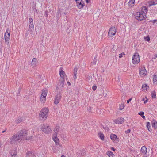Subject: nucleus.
Instances as JSON below:
<instances>
[{
	"instance_id": "1",
	"label": "nucleus",
	"mask_w": 157,
	"mask_h": 157,
	"mask_svg": "<svg viewBox=\"0 0 157 157\" xmlns=\"http://www.w3.org/2000/svg\"><path fill=\"white\" fill-rule=\"evenodd\" d=\"M49 110L47 108L42 109L40 113L39 117L41 120H45L47 118Z\"/></svg>"
},
{
	"instance_id": "2",
	"label": "nucleus",
	"mask_w": 157,
	"mask_h": 157,
	"mask_svg": "<svg viewBox=\"0 0 157 157\" xmlns=\"http://www.w3.org/2000/svg\"><path fill=\"white\" fill-rule=\"evenodd\" d=\"M27 132L25 129H23L19 132L17 134L21 141L22 140H24L27 135Z\"/></svg>"
},
{
	"instance_id": "3",
	"label": "nucleus",
	"mask_w": 157,
	"mask_h": 157,
	"mask_svg": "<svg viewBox=\"0 0 157 157\" xmlns=\"http://www.w3.org/2000/svg\"><path fill=\"white\" fill-rule=\"evenodd\" d=\"M60 82L57 85L56 87V90L57 92H58L59 91H61L63 89V86L65 83V81L64 79H61L60 80Z\"/></svg>"
},
{
	"instance_id": "4",
	"label": "nucleus",
	"mask_w": 157,
	"mask_h": 157,
	"mask_svg": "<svg viewBox=\"0 0 157 157\" xmlns=\"http://www.w3.org/2000/svg\"><path fill=\"white\" fill-rule=\"evenodd\" d=\"M145 14H144L142 12H137L135 14V17L136 19L138 21H141L145 18Z\"/></svg>"
},
{
	"instance_id": "5",
	"label": "nucleus",
	"mask_w": 157,
	"mask_h": 157,
	"mask_svg": "<svg viewBox=\"0 0 157 157\" xmlns=\"http://www.w3.org/2000/svg\"><path fill=\"white\" fill-rule=\"evenodd\" d=\"M19 137L17 136V134L13 135L12 137L10 139V142L11 144H15L16 142H21Z\"/></svg>"
},
{
	"instance_id": "6",
	"label": "nucleus",
	"mask_w": 157,
	"mask_h": 157,
	"mask_svg": "<svg viewBox=\"0 0 157 157\" xmlns=\"http://www.w3.org/2000/svg\"><path fill=\"white\" fill-rule=\"evenodd\" d=\"M41 130L46 134L50 133L51 130L49 126L47 124H44L43 127L41 128Z\"/></svg>"
},
{
	"instance_id": "7",
	"label": "nucleus",
	"mask_w": 157,
	"mask_h": 157,
	"mask_svg": "<svg viewBox=\"0 0 157 157\" xmlns=\"http://www.w3.org/2000/svg\"><path fill=\"white\" fill-rule=\"evenodd\" d=\"M132 62L134 64H136L139 63L140 61L139 56L138 53H136L133 55L132 59Z\"/></svg>"
},
{
	"instance_id": "8",
	"label": "nucleus",
	"mask_w": 157,
	"mask_h": 157,
	"mask_svg": "<svg viewBox=\"0 0 157 157\" xmlns=\"http://www.w3.org/2000/svg\"><path fill=\"white\" fill-rule=\"evenodd\" d=\"M10 31L9 29H7L5 33V40L6 44H8L9 41L10 40Z\"/></svg>"
},
{
	"instance_id": "9",
	"label": "nucleus",
	"mask_w": 157,
	"mask_h": 157,
	"mask_svg": "<svg viewBox=\"0 0 157 157\" xmlns=\"http://www.w3.org/2000/svg\"><path fill=\"white\" fill-rule=\"evenodd\" d=\"M57 93L54 101V103L56 105L57 104L60 102L61 98L60 91H59V92Z\"/></svg>"
},
{
	"instance_id": "10",
	"label": "nucleus",
	"mask_w": 157,
	"mask_h": 157,
	"mask_svg": "<svg viewBox=\"0 0 157 157\" xmlns=\"http://www.w3.org/2000/svg\"><path fill=\"white\" fill-rule=\"evenodd\" d=\"M116 29L115 27H111L108 32V35L110 36H112L115 34Z\"/></svg>"
},
{
	"instance_id": "11",
	"label": "nucleus",
	"mask_w": 157,
	"mask_h": 157,
	"mask_svg": "<svg viewBox=\"0 0 157 157\" xmlns=\"http://www.w3.org/2000/svg\"><path fill=\"white\" fill-rule=\"evenodd\" d=\"M29 26L30 31H32V30L34 29V26L33 24V21L31 18H29Z\"/></svg>"
},
{
	"instance_id": "12",
	"label": "nucleus",
	"mask_w": 157,
	"mask_h": 157,
	"mask_svg": "<svg viewBox=\"0 0 157 157\" xmlns=\"http://www.w3.org/2000/svg\"><path fill=\"white\" fill-rule=\"evenodd\" d=\"M113 121L116 124H121L124 122V119L121 117L115 119Z\"/></svg>"
},
{
	"instance_id": "13",
	"label": "nucleus",
	"mask_w": 157,
	"mask_h": 157,
	"mask_svg": "<svg viewBox=\"0 0 157 157\" xmlns=\"http://www.w3.org/2000/svg\"><path fill=\"white\" fill-rule=\"evenodd\" d=\"M38 60L36 58H33V59L31 62V66L33 67H36L37 64Z\"/></svg>"
},
{
	"instance_id": "14",
	"label": "nucleus",
	"mask_w": 157,
	"mask_h": 157,
	"mask_svg": "<svg viewBox=\"0 0 157 157\" xmlns=\"http://www.w3.org/2000/svg\"><path fill=\"white\" fill-rule=\"evenodd\" d=\"M147 73V71L145 69L144 67H143L139 70V73L141 75H146Z\"/></svg>"
},
{
	"instance_id": "15",
	"label": "nucleus",
	"mask_w": 157,
	"mask_h": 157,
	"mask_svg": "<svg viewBox=\"0 0 157 157\" xmlns=\"http://www.w3.org/2000/svg\"><path fill=\"white\" fill-rule=\"evenodd\" d=\"M86 154V151L84 150H82L78 151L77 152V154L79 156H84Z\"/></svg>"
},
{
	"instance_id": "16",
	"label": "nucleus",
	"mask_w": 157,
	"mask_h": 157,
	"mask_svg": "<svg viewBox=\"0 0 157 157\" xmlns=\"http://www.w3.org/2000/svg\"><path fill=\"white\" fill-rule=\"evenodd\" d=\"M141 151L144 154H146L147 152V149L145 146H143L141 148Z\"/></svg>"
},
{
	"instance_id": "17",
	"label": "nucleus",
	"mask_w": 157,
	"mask_h": 157,
	"mask_svg": "<svg viewBox=\"0 0 157 157\" xmlns=\"http://www.w3.org/2000/svg\"><path fill=\"white\" fill-rule=\"evenodd\" d=\"M57 136H54L53 137V139L54 141H55V143H56V145H58L59 144V139L57 137Z\"/></svg>"
},
{
	"instance_id": "18",
	"label": "nucleus",
	"mask_w": 157,
	"mask_h": 157,
	"mask_svg": "<svg viewBox=\"0 0 157 157\" xmlns=\"http://www.w3.org/2000/svg\"><path fill=\"white\" fill-rule=\"evenodd\" d=\"M110 137L111 139L113 140H117L118 139L117 138V136L115 134H111L110 135Z\"/></svg>"
},
{
	"instance_id": "19",
	"label": "nucleus",
	"mask_w": 157,
	"mask_h": 157,
	"mask_svg": "<svg viewBox=\"0 0 157 157\" xmlns=\"http://www.w3.org/2000/svg\"><path fill=\"white\" fill-rule=\"evenodd\" d=\"M147 8L145 6H143L142 7V12L144 13L143 14H145L146 13H147Z\"/></svg>"
},
{
	"instance_id": "20",
	"label": "nucleus",
	"mask_w": 157,
	"mask_h": 157,
	"mask_svg": "<svg viewBox=\"0 0 157 157\" xmlns=\"http://www.w3.org/2000/svg\"><path fill=\"white\" fill-rule=\"evenodd\" d=\"M152 126L155 129L157 128V122L156 121L153 120L152 122Z\"/></svg>"
},
{
	"instance_id": "21",
	"label": "nucleus",
	"mask_w": 157,
	"mask_h": 157,
	"mask_svg": "<svg viewBox=\"0 0 157 157\" xmlns=\"http://www.w3.org/2000/svg\"><path fill=\"white\" fill-rule=\"evenodd\" d=\"M34 155V153L31 151H28L27 152L26 154L27 157H29Z\"/></svg>"
},
{
	"instance_id": "22",
	"label": "nucleus",
	"mask_w": 157,
	"mask_h": 157,
	"mask_svg": "<svg viewBox=\"0 0 157 157\" xmlns=\"http://www.w3.org/2000/svg\"><path fill=\"white\" fill-rule=\"evenodd\" d=\"M60 129V128L58 126H56V127L55 129L54 130V131L55 132V133H54L53 135L57 136V134L58 133V132L59 131V130Z\"/></svg>"
},
{
	"instance_id": "23",
	"label": "nucleus",
	"mask_w": 157,
	"mask_h": 157,
	"mask_svg": "<svg viewBox=\"0 0 157 157\" xmlns=\"http://www.w3.org/2000/svg\"><path fill=\"white\" fill-rule=\"evenodd\" d=\"M59 74L62 79H64V75H65V72L63 70H61L59 71Z\"/></svg>"
},
{
	"instance_id": "24",
	"label": "nucleus",
	"mask_w": 157,
	"mask_h": 157,
	"mask_svg": "<svg viewBox=\"0 0 157 157\" xmlns=\"http://www.w3.org/2000/svg\"><path fill=\"white\" fill-rule=\"evenodd\" d=\"M149 88V86L146 84H144L142 86V89L143 90H146Z\"/></svg>"
},
{
	"instance_id": "25",
	"label": "nucleus",
	"mask_w": 157,
	"mask_h": 157,
	"mask_svg": "<svg viewBox=\"0 0 157 157\" xmlns=\"http://www.w3.org/2000/svg\"><path fill=\"white\" fill-rule=\"evenodd\" d=\"M106 154L109 157H113L114 155L113 152L110 151H108L106 153Z\"/></svg>"
},
{
	"instance_id": "26",
	"label": "nucleus",
	"mask_w": 157,
	"mask_h": 157,
	"mask_svg": "<svg viewBox=\"0 0 157 157\" xmlns=\"http://www.w3.org/2000/svg\"><path fill=\"white\" fill-rule=\"evenodd\" d=\"M82 3L80 2L79 1L78 2H77V6L80 9H82V8L83 7H82Z\"/></svg>"
},
{
	"instance_id": "27",
	"label": "nucleus",
	"mask_w": 157,
	"mask_h": 157,
	"mask_svg": "<svg viewBox=\"0 0 157 157\" xmlns=\"http://www.w3.org/2000/svg\"><path fill=\"white\" fill-rule=\"evenodd\" d=\"M146 126H147V128L148 130L149 131H150L151 126H150V123L149 122H147V123Z\"/></svg>"
},
{
	"instance_id": "28",
	"label": "nucleus",
	"mask_w": 157,
	"mask_h": 157,
	"mask_svg": "<svg viewBox=\"0 0 157 157\" xmlns=\"http://www.w3.org/2000/svg\"><path fill=\"white\" fill-rule=\"evenodd\" d=\"M46 97L45 96H44V95L41 94L40 98V100L42 101H44V100H45Z\"/></svg>"
},
{
	"instance_id": "29",
	"label": "nucleus",
	"mask_w": 157,
	"mask_h": 157,
	"mask_svg": "<svg viewBox=\"0 0 157 157\" xmlns=\"http://www.w3.org/2000/svg\"><path fill=\"white\" fill-rule=\"evenodd\" d=\"M135 2V0H130L128 2L129 5H131L132 4H134Z\"/></svg>"
},
{
	"instance_id": "30",
	"label": "nucleus",
	"mask_w": 157,
	"mask_h": 157,
	"mask_svg": "<svg viewBox=\"0 0 157 157\" xmlns=\"http://www.w3.org/2000/svg\"><path fill=\"white\" fill-rule=\"evenodd\" d=\"M153 82H155L157 81V76L156 75H154L153 77Z\"/></svg>"
},
{
	"instance_id": "31",
	"label": "nucleus",
	"mask_w": 157,
	"mask_h": 157,
	"mask_svg": "<svg viewBox=\"0 0 157 157\" xmlns=\"http://www.w3.org/2000/svg\"><path fill=\"white\" fill-rule=\"evenodd\" d=\"M99 134V136L100 137V138L101 140H103L104 137V135L103 134L100 133Z\"/></svg>"
},
{
	"instance_id": "32",
	"label": "nucleus",
	"mask_w": 157,
	"mask_h": 157,
	"mask_svg": "<svg viewBox=\"0 0 157 157\" xmlns=\"http://www.w3.org/2000/svg\"><path fill=\"white\" fill-rule=\"evenodd\" d=\"M152 98H156V93L155 91H154L151 94Z\"/></svg>"
},
{
	"instance_id": "33",
	"label": "nucleus",
	"mask_w": 157,
	"mask_h": 157,
	"mask_svg": "<svg viewBox=\"0 0 157 157\" xmlns=\"http://www.w3.org/2000/svg\"><path fill=\"white\" fill-rule=\"evenodd\" d=\"M22 121V119L20 117H18L17 121V123H19L21 122Z\"/></svg>"
},
{
	"instance_id": "34",
	"label": "nucleus",
	"mask_w": 157,
	"mask_h": 157,
	"mask_svg": "<svg viewBox=\"0 0 157 157\" xmlns=\"http://www.w3.org/2000/svg\"><path fill=\"white\" fill-rule=\"evenodd\" d=\"M96 56H95V58L93 59V63L94 64H95L97 62V59H96Z\"/></svg>"
},
{
	"instance_id": "35",
	"label": "nucleus",
	"mask_w": 157,
	"mask_h": 157,
	"mask_svg": "<svg viewBox=\"0 0 157 157\" xmlns=\"http://www.w3.org/2000/svg\"><path fill=\"white\" fill-rule=\"evenodd\" d=\"M47 92L46 90V91H43L42 94L46 97L47 94Z\"/></svg>"
},
{
	"instance_id": "36",
	"label": "nucleus",
	"mask_w": 157,
	"mask_h": 157,
	"mask_svg": "<svg viewBox=\"0 0 157 157\" xmlns=\"http://www.w3.org/2000/svg\"><path fill=\"white\" fill-rule=\"evenodd\" d=\"M144 39L145 40L149 41L150 40V38L149 36H147L144 37Z\"/></svg>"
},
{
	"instance_id": "37",
	"label": "nucleus",
	"mask_w": 157,
	"mask_h": 157,
	"mask_svg": "<svg viewBox=\"0 0 157 157\" xmlns=\"http://www.w3.org/2000/svg\"><path fill=\"white\" fill-rule=\"evenodd\" d=\"M79 1L80 2H81V3L82 4V7H83L85 6V3L83 1H82V0H80Z\"/></svg>"
},
{
	"instance_id": "38",
	"label": "nucleus",
	"mask_w": 157,
	"mask_h": 157,
	"mask_svg": "<svg viewBox=\"0 0 157 157\" xmlns=\"http://www.w3.org/2000/svg\"><path fill=\"white\" fill-rule=\"evenodd\" d=\"M77 71V68H75L74 69V75H76Z\"/></svg>"
},
{
	"instance_id": "39",
	"label": "nucleus",
	"mask_w": 157,
	"mask_h": 157,
	"mask_svg": "<svg viewBox=\"0 0 157 157\" xmlns=\"http://www.w3.org/2000/svg\"><path fill=\"white\" fill-rule=\"evenodd\" d=\"M32 138L31 136H29L28 137H27V136H26V138H25V139L27 140H29L31 139Z\"/></svg>"
},
{
	"instance_id": "40",
	"label": "nucleus",
	"mask_w": 157,
	"mask_h": 157,
	"mask_svg": "<svg viewBox=\"0 0 157 157\" xmlns=\"http://www.w3.org/2000/svg\"><path fill=\"white\" fill-rule=\"evenodd\" d=\"M138 114L142 117L144 114V113L143 112H140Z\"/></svg>"
},
{
	"instance_id": "41",
	"label": "nucleus",
	"mask_w": 157,
	"mask_h": 157,
	"mask_svg": "<svg viewBox=\"0 0 157 157\" xmlns=\"http://www.w3.org/2000/svg\"><path fill=\"white\" fill-rule=\"evenodd\" d=\"M124 108V105H122L120 106L119 109L120 110H121L122 109H123Z\"/></svg>"
},
{
	"instance_id": "42",
	"label": "nucleus",
	"mask_w": 157,
	"mask_h": 157,
	"mask_svg": "<svg viewBox=\"0 0 157 157\" xmlns=\"http://www.w3.org/2000/svg\"><path fill=\"white\" fill-rule=\"evenodd\" d=\"M97 88L96 86H93L92 87V89L94 91H95Z\"/></svg>"
},
{
	"instance_id": "43",
	"label": "nucleus",
	"mask_w": 157,
	"mask_h": 157,
	"mask_svg": "<svg viewBox=\"0 0 157 157\" xmlns=\"http://www.w3.org/2000/svg\"><path fill=\"white\" fill-rule=\"evenodd\" d=\"M124 54V53H122L119 54V58H121L122 57L123 55Z\"/></svg>"
},
{
	"instance_id": "44",
	"label": "nucleus",
	"mask_w": 157,
	"mask_h": 157,
	"mask_svg": "<svg viewBox=\"0 0 157 157\" xmlns=\"http://www.w3.org/2000/svg\"><path fill=\"white\" fill-rule=\"evenodd\" d=\"M59 13H59V11H58L57 13H56V17H57L58 18L59 17Z\"/></svg>"
},
{
	"instance_id": "45",
	"label": "nucleus",
	"mask_w": 157,
	"mask_h": 157,
	"mask_svg": "<svg viewBox=\"0 0 157 157\" xmlns=\"http://www.w3.org/2000/svg\"><path fill=\"white\" fill-rule=\"evenodd\" d=\"M130 131H131L130 129H128L127 131H125V133H128L130 132Z\"/></svg>"
},
{
	"instance_id": "46",
	"label": "nucleus",
	"mask_w": 157,
	"mask_h": 157,
	"mask_svg": "<svg viewBox=\"0 0 157 157\" xmlns=\"http://www.w3.org/2000/svg\"><path fill=\"white\" fill-rule=\"evenodd\" d=\"M48 11H46V12H45V16L46 17H47L48 15Z\"/></svg>"
},
{
	"instance_id": "47",
	"label": "nucleus",
	"mask_w": 157,
	"mask_h": 157,
	"mask_svg": "<svg viewBox=\"0 0 157 157\" xmlns=\"http://www.w3.org/2000/svg\"><path fill=\"white\" fill-rule=\"evenodd\" d=\"M132 99V98H131L129 99L127 101V103H129V102L131 101V100Z\"/></svg>"
},
{
	"instance_id": "48",
	"label": "nucleus",
	"mask_w": 157,
	"mask_h": 157,
	"mask_svg": "<svg viewBox=\"0 0 157 157\" xmlns=\"http://www.w3.org/2000/svg\"><path fill=\"white\" fill-rule=\"evenodd\" d=\"M86 2L87 3H89L90 2V0H85Z\"/></svg>"
},
{
	"instance_id": "49",
	"label": "nucleus",
	"mask_w": 157,
	"mask_h": 157,
	"mask_svg": "<svg viewBox=\"0 0 157 157\" xmlns=\"http://www.w3.org/2000/svg\"><path fill=\"white\" fill-rule=\"evenodd\" d=\"M17 155L16 154H13V155H12V156L13 157H15Z\"/></svg>"
},
{
	"instance_id": "50",
	"label": "nucleus",
	"mask_w": 157,
	"mask_h": 157,
	"mask_svg": "<svg viewBox=\"0 0 157 157\" xmlns=\"http://www.w3.org/2000/svg\"><path fill=\"white\" fill-rule=\"evenodd\" d=\"M157 58V54H156L155 55V57L154 58V59H155Z\"/></svg>"
},
{
	"instance_id": "51",
	"label": "nucleus",
	"mask_w": 157,
	"mask_h": 157,
	"mask_svg": "<svg viewBox=\"0 0 157 157\" xmlns=\"http://www.w3.org/2000/svg\"><path fill=\"white\" fill-rule=\"evenodd\" d=\"M111 149L113 151H114L115 150V149L113 147H111Z\"/></svg>"
},
{
	"instance_id": "52",
	"label": "nucleus",
	"mask_w": 157,
	"mask_h": 157,
	"mask_svg": "<svg viewBox=\"0 0 157 157\" xmlns=\"http://www.w3.org/2000/svg\"><path fill=\"white\" fill-rule=\"evenodd\" d=\"M74 78L75 79H76V75H74Z\"/></svg>"
},
{
	"instance_id": "53",
	"label": "nucleus",
	"mask_w": 157,
	"mask_h": 157,
	"mask_svg": "<svg viewBox=\"0 0 157 157\" xmlns=\"http://www.w3.org/2000/svg\"><path fill=\"white\" fill-rule=\"evenodd\" d=\"M157 21V20H153V22L154 23H155V22H156Z\"/></svg>"
},
{
	"instance_id": "54",
	"label": "nucleus",
	"mask_w": 157,
	"mask_h": 157,
	"mask_svg": "<svg viewBox=\"0 0 157 157\" xmlns=\"http://www.w3.org/2000/svg\"><path fill=\"white\" fill-rule=\"evenodd\" d=\"M142 117L144 119H145V116H144V115L142 116Z\"/></svg>"
},
{
	"instance_id": "55",
	"label": "nucleus",
	"mask_w": 157,
	"mask_h": 157,
	"mask_svg": "<svg viewBox=\"0 0 157 157\" xmlns=\"http://www.w3.org/2000/svg\"><path fill=\"white\" fill-rule=\"evenodd\" d=\"M67 84H68V85H71V83H70L69 82H68V81L67 82Z\"/></svg>"
},
{
	"instance_id": "56",
	"label": "nucleus",
	"mask_w": 157,
	"mask_h": 157,
	"mask_svg": "<svg viewBox=\"0 0 157 157\" xmlns=\"http://www.w3.org/2000/svg\"><path fill=\"white\" fill-rule=\"evenodd\" d=\"M147 100H146L145 101H144V103H146V102H147Z\"/></svg>"
},
{
	"instance_id": "57",
	"label": "nucleus",
	"mask_w": 157,
	"mask_h": 157,
	"mask_svg": "<svg viewBox=\"0 0 157 157\" xmlns=\"http://www.w3.org/2000/svg\"><path fill=\"white\" fill-rule=\"evenodd\" d=\"M75 0L76 1V2H77L79 1L80 0Z\"/></svg>"
},
{
	"instance_id": "58",
	"label": "nucleus",
	"mask_w": 157,
	"mask_h": 157,
	"mask_svg": "<svg viewBox=\"0 0 157 157\" xmlns=\"http://www.w3.org/2000/svg\"><path fill=\"white\" fill-rule=\"evenodd\" d=\"M6 130H4V131H3L2 132L3 133L5 132H6Z\"/></svg>"
},
{
	"instance_id": "59",
	"label": "nucleus",
	"mask_w": 157,
	"mask_h": 157,
	"mask_svg": "<svg viewBox=\"0 0 157 157\" xmlns=\"http://www.w3.org/2000/svg\"><path fill=\"white\" fill-rule=\"evenodd\" d=\"M61 157H66L64 155H62Z\"/></svg>"
}]
</instances>
